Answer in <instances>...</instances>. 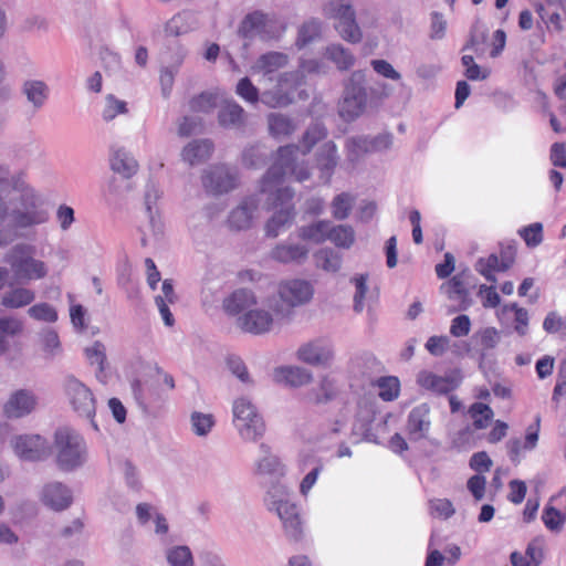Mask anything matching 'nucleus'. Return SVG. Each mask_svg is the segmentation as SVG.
<instances>
[{
	"label": "nucleus",
	"instance_id": "f257e3e1",
	"mask_svg": "<svg viewBox=\"0 0 566 566\" xmlns=\"http://www.w3.org/2000/svg\"><path fill=\"white\" fill-rule=\"evenodd\" d=\"M49 220L42 195L25 179V172H12L0 165V248L17 239L15 230L30 229Z\"/></svg>",
	"mask_w": 566,
	"mask_h": 566
},
{
	"label": "nucleus",
	"instance_id": "f03ea898",
	"mask_svg": "<svg viewBox=\"0 0 566 566\" xmlns=\"http://www.w3.org/2000/svg\"><path fill=\"white\" fill-rule=\"evenodd\" d=\"M390 95L391 87L388 84L369 86L366 71L356 70L343 81L337 113L344 122L353 123L369 111H376Z\"/></svg>",
	"mask_w": 566,
	"mask_h": 566
},
{
	"label": "nucleus",
	"instance_id": "7ed1b4c3",
	"mask_svg": "<svg viewBox=\"0 0 566 566\" xmlns=\"http://www.w3.org/2000/svg\"><path fill=\"white\" fill-rule=\"evenodd\" d=\"M264 504L269 511L276 513L285 535L291 541H300L303 535L302 521L297 505L291 501L289 488L279 482L272 483L265 493Z\"/></svg>",
	"mask_w": 566,
	"mask_h": 566
},
{
	"label": "nucleus",
	"instance_id": "20e7f679",
	"mask_svg": "<svg viewBox=\"0 0 566 566\" xmlns=\"http://www.w3.org/2000/svg\"><path fill=\"white\" fill-rule=\"evenodd\" d=\"M313 296L314 286L310 281L291 279L280 283L277 294L266 298V306L279 317L291 321L294 308L310 303Z\"/></svg>",
	"mask_w": 566,
	"mask_h": 566
},
{
	"label": "nucleus",
	"instance_id": "39448f33",
	"mask_svg": "<svg viewBox=\"0 0 566 566\" xmlns=\"http://www.w3.org/2000/svg\"><path fill=\"white\" fill-rule=\"evenodd\" d=\"M300 147L286 145L277 149L276 158L261 180L260 191L268 192L275 188H284L282 181L285 176L292 175L297 181L307 180L311 176L310 169L296 163V154Z\"/></svg>",
	"mask_w": 566,
	"mask_h": 566
},
{
	"label": "nucleus",
	"instance_id": "423d86ee",
	"mask_svg": "<svg viewBox=\"0 0 566 566\" xmlns=\"http://www.w3.org/2000/svg\"><path fill=\"white\" fill-rule=\"evenodd\" d=\"M35 247L30 243H17L3 256L18 283H28L44 279L49 273L48 265L34 258Z\"/></svg>",
	"mask_w": 566,
	"mask_h": 566
},
{
	"label": "nucleus",
	"instance_id": "0eeeda50",
	"mask_svg": "<svg viewBox=\"0 0 566 566\" xmlns=\"http://www.w3.org/2000/svg\"><path fill=\"white\" fill-rule=\"evenodd\" d=\"M55 462L64 472L83 467L88 457L84 438L71 428H60L54 434Z\"/></svg>",
	"mask_w": 566,
	"mask_h": 566
},
{
	"label": "nucleus",
	"instance_id": "6e6552de",
	"mask_svg": "<svg viewBox=\"0 0 566 566\" xmlns=\"http://www.w3.org/2000/svg\"><path fill=\"white\" fill-rule=\"evenodd\" d=\"M261 193L266 196L265 208L268 210L276 209L264 226L265 237L274 239L286 231L294 222L296 216L292 203L294 190L292 188H275V191Z\"/></svg>",
	"mask_w": 566,
	"mask_h": 566
},
{
	"label": "nucleus",
	"instance_id": "1a4fd4ad",
	"mask_svg": "<svg viewBox=\"0 0 566 566\" xmlns=\"http://www.w3.org/2000/svg\"><path fill=\"white\" fill-rule=\"evenodd\" d=\"M232 423L240 439L256 443L265 434L266 424L258 407L247 397L237 398L232 403Z\"/></svg>",
	"mask_w": 566,
	"mask_h": 566
},
{
	"label": "nucleus",
	"instance_id": "9d476101",
	"mask_svg": "<svg viewBox=\"0 0 566 566\" xmlns=\"http://www.w3.org/2000/svg\"><path fill=\"white\" fill-rule=\"evenodd\" d=\"M275 85L261 94V102L270 108L285 107L293 102L294 93L305 84L304 74L297 69L277 73Z\"/></svg>",
	"mask_w": 566,
	"mask_h": 566
},
{
	"label": "nucleus",
	"instance_id": "9b49d317",
	"mask_svg": "<svg viewBox=\"0 0 566 566\" xmlns=\"http://www.w3.org/2000/svg\"><path fill=\"white\" fill-rule=\"evenodd\" d=\"M63 389L73 411L77 416L90 420L92 427L97 430V424L94 421L96 400L92 390L72 375L65 377Z\"/></svg>",
	"mask_w": 566,
	"mask_h": 566
},
{
	"label": "nucleus",
	"instance_id": "f8f14e48",
	"mask_svg": "<svg viewBox=\"0 0 566 566\" xmlns=\"http://www.w3.org/2000/svg\"><path fill=\"white\" fill-rule=\"evenodd\" d=\"M287 322L279 317L274 311L266 306V300L261 307H252L238 317V326L245 333L262 335L272 331L275 324Z\"/></svg>",
	"mask_w": 566,
	"mask_h": 566
},
{
	"label": "nucleus",
	"instance_id": "ddd939ff",
	"mask_svg": "<svg viewBox=\"0 0 566 566\" xmlns=\"http://www.w3.org/2000/svg\"><path fill=\"white\" fill-rule=\"evenodd\" d=\"M9 443L13 453L22 461H44L51 453L48 440L40 434H15Z\"/></svg>",
	"mask_w": 566,
	"mask_h": 566
},
{
	"label": "nucleus",
	"instance_id": "4468645a",
	"mask_svg": "<svg viewBox=\"0 0 566 566\" xmlns=\"http://www.w3.org/2000/svg\"><path fill=\"white\" fill-rule=\"evenodd\" d=\"M238 34L245 40L254 38L271 40L275 38V19L262 11H253L243 18Z\"/></svg>",
	"mask_w": 566,
	"mask_h": 566
},
{
	"label": "nucleus",
	"instance_id": "2eb2a0df",
	"mask_svg": "<svg viewBox=\"0 0 566 566\" xmlns=\"http://www.w3.org/2000/svg\"><path fill=\"white\" fill-rule=\"evenodd\" d=\"M39 397L31 389L12 391L2 406V415L9 420L25 418L38 409Z\"/></svg>",
	"mask_w": 566,
	"mask_h": 566
},
{
	"label": "nucleus",
	"instance_id": "dca6fc26",
	"mask_svg": "<svg viewBox=\"0 0 566 566\" xmlns=\"http://www.w3.org/2000/svg\"><path fill=\"white\" fill-rule=\"evenodd\" d=\"M298 360L316 367H327L334 359V347L326 338H316L301 345L296 352Z\"/></svg>",
	"mask_w": 566,
	"mask_h": 566
},
{
	"label": "nucleus",
	"instance_id": "f3484780",
	"mask_svg": "<svg viewBox=\"0 0 566 566\" xmlns=\"http://www.w3.org/2000/svg\"><path fill=\"white\" fill-rule=\"evenodd\" d=\"M253 474L277 480L286 474V465L270 444L261 442L258 448V454L253 461Z\"/></svg>",
	"mask_w": 566,
	"mask_h": 566
},
{
	"label": "nucleus",
	"instance_id": "a211bd4d",
	"mask_svg": "<svg viewBox=\"0 0 566 566\" xmlns=\"http://www.w3.org/2000/svg\"><path fill=\"white\" fill-rule=\"evenodd\" d=\"M201 182L203 188L210 193H224L235 187L237 172L224 165L211 166L203 171Z\"/></svg>",
	"mask_w": 566,
	"mask_h": 566
},
{
	"label": "nucleus",
	"instance_id": "6ab92c4d",
	"mask_svg": "<svg viewBox=\"0 0 566 566\" xmlns=\"http://www.w3.org/2000/svg\"><path fill=\"white\" fill-rule=\"evenodd\" d=\"M290 63V56L280 51H269L259 55L250 66L253 75H260L266 82H273L277 73Z\"/></svg>",
	"mask_w": 566,
	"mask_h": 566
},
{
	"label": "nucleus",
	"instance_id": "aec40b11",
	"mask_svg": "<svg viewBox=\"0 0 566 566\" xmlns=\"http://www.w3.org/2000/svg\"><path fill=\"white\" fill-rule=\"evenodd\" d=\"M394 137L390 133H381L377 136H357L347 139L346 149L352 159L367 153L384 151L392 146Z\"/></svg>",
	"mask_w": 566,
	"mask_h": 566
},
{
	"label": "nucleus",
	"instance_id": "412c9836",
	"mask_svg": "<svg viewBox=\"0 0 566 566\" xmlns=\"http://www.w3.org/2000/svg\"><path fill=\"white\" fill-rule=\"evenodd\" d=\"M269 256L280 264L303 265L308 260L310 248L305 243L287 240L275 244Z\"/></svg>",
	"mask_w": 566,
	"mask_h": 566
},
{
	"label": "nucleus",
	"instance_id": "4be33fe9",
	"mask_svg": "<svg viewBox=\"0 0 566 566\" xmlns=\"http://www.w3.org/2000/svg\"><path fill=\"white\" fill-rule=\"evenodd\" d=\"M40 502L54 512H61L70 507L73 502L71 489L59 481L45 483L39 493Z\"/></svg>",
	"mask_w": 566,
	"mask_h": 566
},
{
	"label": "nucleus",
	"instance_id": "5701e85b",
	"mask_svg": "<svg viewBox=\"0 0 566 566\" xmlns=\"http://www.w3.org/2000/svg\"><path fill=\"white\" fill-rule=\"evenodd\" d=\"M462 381V375L459 370H451L443 376H438L431 371L422 370L417 376V382L424 389L431 390L438 395H447L457 389Z\"/></svg>",
	"mask_w": 566,
	"mask_h": 566
},
{
	"label": "nucleus",
	"instance_id": "b1692460",
	"mask_svg": "<svg viewBox=\"0 0 566 566\" xmlns=\"http://www.w3.org/2000/svg\"><path fill=\"white\" fill-rule=\"evenodd\" d=\"M431 429V410L428 403L411 409L407 417L406 433L410 441L427 439Z\"/></svg>",
	"mask_w": 566,
	"mask_h": 566
},
{
	"label": "nucleus",
	"instance_id": "393cba45",
	"mask_svg": "<svg viewBox=\"0 0 566 566\" xmlns=\"http://www.w3.org/2000/svg\"><path fill=\"white\" fill-rule=\"evenodd\" d=\"M258 208L259 200L255 197L251 196L244 198L231 210L228 218L229 227L237 231L251 228Z\"/></svg>",
	"mask_w": 566,
	"mask_h": 566
},
{
	"label": "nucleus",
	"instance_id": "a878e982",
	"mask_svg": "<svg viewBox=\"0 0 566 566\" xmlns=\"http://www.w3.org/2000/svg\"><path fill=\"white\" fill-rule=\"evenodd\" d=\"M272 378L275 384L298 388L308 385L313 374L300 366H280L274 368Z\"/></svg>",
	"mask_w": 566,
	"mask_h": 566
},
{
	"label": "nucleus",
	"instance_id": "bb28decb",
	"mask_svg": "<svg viewBox=\"0 0 566 566\" xmlns=\"http://www.w3.org/2000/svg\"><path fill=\"white\" fill-rule=\"evenodd\" d=\"M258 304L255 294L248 289H238L223 298L222 308L230 316L242 315Z\"/></svg>",
	"mask_w": 566,
	"mask_h": 566
},
{
	"label": "nucleus",
	"instance_id": "cd10ccee",
	"mask_svg": "<svg viewBox=\"0 0 566 566\" xmlns=\"http://www.w3.org/2000/svg\"><path fill=\"white\" fill-rule=\"evenodd\" d=\"M50 92V86L42 80H25L21 85V93L34 112L45 106Z\"/></svg>",
	"mask_w": 566,
	"mask_h": 566
},
{
	"label": "nucleus",
	"instance_id": "c85d7f7f",
	"mask_svg": "<svg viewBox=\"0 0 566 566\" xmlns=\"http://www.w3.org/2000/svg\"><path fill=\"white\" fill-rule=\"evenodd\" d=\"M338 164L337 147L329 140L319 146L316 153V167L321 171V179L329 182L332 175Z\"/></svg>",
	"mask_w": 566,
	"mask_h": 566
},
{
	"label": "nucleus",
	"instance_id": "c756f323",
	"mask_svg": "<svg viewBox=\"0 0 566 566\" xmlns=\"http://www.w3.org/2000/svg\"><path fill=\"white\" fill-rule=\"evenodd\" d=\"M213 145L208 139H195L181 150V158L190 166H197L208 160L212 154Z\"/></svg>",
	"mask_w": 566,
	"mask_h": 566
},
{
	"label": "nucleus",
	"instance_id": "7c9ffc66",
	"mask_svg": "<svg viewBox=\"0 0 566 566\" xmlns=\"http://www.w3.org/2000/svg\"><path fill=\"white\" fill-rule=\"evenodd\" d=\"M247 113L234 101H226L219 109L218 120L224 128H240L245 124Z\"/></svg>",
	"mask_w": 566,
	"mask_h": 566
},
{
	"label": "nucleus",
	"instance_id": "2f4dec72",
	"mask_svg": "<svg viewBox=\"0 0 566 566\" xmlns=\"http://www.w3.org/2000/svg\"><path fill=\"white\" fill-rule=\"evenodd\" d=\"M544 558L542 539L535 538L528 543L525 554L513 552L510 556L512 566H539Z\"/></svg>",
	"mask_w": 566,
	"mask_h": 566
},
{
	"label": "nucleus",
	"instance_id": "473e14b6",
	"mask_svg": "<svg viewBox=\"0 0 566 566\" xmlns=\"http://www.w3.org/2000/svg\"><path fill=\"white\" fill-rule=\"evenodd\" d=\"M198 24L195 12L184 10L169 19L165 25V32L170 36H179L193 30Z\"/></svg>",
	"mask_w": 566,
	"mask_h": 566
},
{
	"label": "nucleus",
	"instance_id": "72a5a7b5",
	"mask_svg": "<svg viewBox=\"0 0 566 566\" xmlns=\"http://www.w3.org/2000/svg\"><path fill=\"white\" fill-rule=\"evenodd\" d=\"M266 122L270 135L276 139L286 138L296 130V124L285 114L270 113Z\"/></svg>",
	"mask_w": 566,
	"mask_h": 566
},
{
	"label": "nucleus",
	"instance_id": "f704fd0d",
	"mask_svg": "<svg viewBox=\"0 0 566 566\" xmlns=\"http://www.w3.org/2000/svg\"><path fill=\"white\" fill-rule=\"evenodd\" d=\"M332 223L328 220H318L297 229V237L301 240L321 244L328 240Z\"/></svg>",
	"mask_w": 566,
	"mask_h": 566
},
{
	"label": "nucleus",
	"instance_id": "c9c22d12",
	"mask_svg": "<svg viewBox=\"0 0 566 566\" xmlns=\"http://www.w3.org/2000/svg\"><path fill=\"white\" fill-rule=\"evenodd\" d=\"M85 357L92 366H96V378L101 382L106 381V367H107V357H106V347L99 342L95 340L91 346L86 347Z\"/></svg>",
	"mask_w": 566,
	"mask_h": 566
},
{
	"label": "nucleus",
	"instance_id": "e433bc0d",
	"mask_svg": "<svg viewBox=\"0 0 566 566\" xmlns=\"http://www.w3.org/2000/svg\"><path fill=\"white\" fill-rule=\"evenodd\" d=\"M177 296L170 280H165L161 285V294L155 297V303L167 326L174 325V316L169 310V304H174Z\"/></svg>",
	"mask_w": 566,
	"mask_h": 566
},
{
	"label": "nucleus",
	"instance_id": "4c0bfd02",
	"mask_svg": "<svg viewBox=\"0 0 566 566\" xmlns=\"http://www.w3.org/2000/svg\"><path fill=\"white\" fill-rule=\"evenodd\" d=\"M111 168L114 172L128 179L137 172L138 164L129 153L118 149L111 157Z\"/></svg>",
	"mask_w": 566,
	"mask_h": 566
},
{
	"label": "nucleus",
	"instance_id": "58836bf2",
	"mask_svg": "<svg viewBox=\"0 0 566 566\" xmlns=\"http://www.w3.org/2000/svg\"><path fill=\"white\" fill-rule=\"evenodd\" d=\"M315 266L327 273H336L342 268V254L331 248H322L313 254Z\"/></svg>",
	"mask_w": 566,
	"mask_h": 566
},
{
	"label": "nucleus",
	"instance_id": "ea45409f",
	"mask_svg": "<svg viewBox=\"0 0 566 566\" xmlns=\"http://www.w3.org/2000/svg\"><path fill=\"white\" fill-rule=\"evenodd\" d=\"M337 395L335 381L328 376L322 377L316 387L312 388L306 394V399L310 402L321 405L333 400Z\"/></svg>",
	"mask_w": 566,
	"mask_h": 566
},
{
	"label": "nucleus",
	"instance_id": "a19ab883",
	"mask_svg": "<svg viewBox=\"0 0 566 566\" xmlns=\"http://www.w3.org/2000/svg\"><path fill=\"white\" fill-rule=\"evenodd\" d=\"M35 298L34 291L18 286L6 292L1 297V305L6 308H20L31 304Z\"/></svg>",
	"mask_w": 566,
	"mask_h": 566
},
{
	"label": "nucleus",
	"instance_id": "79ce46f5",
	"mask_svg": "<svg viewBox=\"0 0 566 566\" xmlns=\"http://www.w3.org/2000/svg\"><path fill=\"white\" fill-rule=\"evenodd\" d=\"M324 55L332 61L339 71H347L355 64L353 53L342 44H331L326 46Z\"/></svg>",
	"mask_w": 566,
	"mask_h": 566
},
{
	"label": "nucleus",
	"instance_id": "37998d69",
	"mask_svg": "<svg viewBox=\"0 0 566 566\" xmlns=\"http://www.w3.org/2000/svg\"><path fill=\"white\" fill-rule=\"evenodd\" d=\"M325 17L342 22L356 14L353 0H329L323 8Z\"/></svg>",
	"mask_w": 566,
	"mask_h": 566
},
{
	"label": "nucleus",
	"instance_id": "c03bdc74",
	"mask_svg": "<svg viewBox=\"0 0 566 566\" xmlns=\"http://www.w3.org/2000/svg\"><path fill=\"white\" fill-rule=\"evenodd\" d=\"M335 29L342 39L349 43L356 44L363 40V32L356 21V14L342 22H336Z\"/></svg>",
	"mask_w": 566,
	"mask_h": 566
},
{
	"label": "nucleus",
	"instance_id": "a18cd8bd",
	"mask_svg": "<svg viewBox=\"0 0 566 566\" xmlns=\"http://www.w3.org/2000/svg\"><path fill=\"white\" fill-rule=\"evenodd\" d=\"M165 557L169 566H195L192 553L186 545L167 548Z\"/></svg>",
	"mask_w": 566,
	"mask_h": 566
},
{
	"label": "nucleus",
	"instance_id": "49530a36",
	"mask_svg": "<svg viewBox=\"0 0 566 566\" xmlns=\"http://www.w3.org/2000/svg\"><path fill=\"white\" fill-rule=\"evenodd\" d=\"M321 33L322 23L318 20H310L300 28L295 44L298 49H303L319 39Z\"/></svg>",
	"mask_w": 566,
	"mask_h": 566
},
{
	"label": "nucleus",
	"instance_id": "de8ad7c7",
	"mask_svg": "<svg viewBox=\"0 0 566 566\" xmlns=\"http://www.w3.org/2000/svg\"><path fill=\"white\" fill-rule=\"evenodd\" d=\"M328 240L338 248L349 249L355 242V231L347 224L331 227Z\"/></svg>",
	"mask_w": 566,
	"mask_h": 566
},
{
	"label": "nucleus",
	"instance_id": "09e8293b",
	"mask_svg": "<svg viewBox=\"0 0 566 566\" xmlns=\"http://www.w3.org/2000/svg\"><path fill=\"white\" fill-rule=\"evenodd\" d=\"M327 135L324 125L319 123L312 124L304 133L301 142V151L303 155L308 154L312 148Z\"/></svg>",
	"mask_w": 566,
	"mask_h": 566
},
{
	"label": "nucleus",
	"instance_id": "8fccbe9b",
	"mask_svg": "<svg viewBox=\"0 0 566 566\" xmlns=\"http://www.w3.org/2000/svg\"><path fill=\"white\" fill-rule=\"evenodd\" d=\"M355 203V197L348 192L337 195L332 201V214L337 220H345Z\"/></svg>",
	"mask_w": 566,
	"mask_h": 566
},
{
	"label": "nucleus",
	"instance_id": "3c124183",
	"mask_svg": "<svg viewBox=\"0 0 566 566\" xmlns=\"http://www.w3.org/2000/svg\"><path fill=\"white\" fill-rule=\"evenodd\" d=\"M191 429L195 434L206 437L214 427L213 415L193 411L190 416Z\"/></svg>",
	"mask_w": 566,
	"mask_h": 566
},
{
	"label": "nucleus",
	"instance_id": "603ef678",
	"mask_svg": "<svg viewBox=\"0 0 566 566\" xmlns=\"http://www.w3.org/2000/svg\"><path fill=\"white\" fill-rule=\"evenodd\" d=\"M218 105V95L212 92H202L189 102L190 111L195 113H210Z\"/></svg>",
	"mask_w": 566,
	"mask_h": 566
},
{
	"label": "nucleus",
	"instance_id": "864d4df0",
	"mask_svg": "<svg viewBox=\"0 0 566 566\" xmlns=\"http://www.w3.org/2000/svg\"><path fill=\"white\" fill-rule=\"evenodd\" d=\"M470 416L473 419L475 429H484L493 418V410L482 402H475L470 407Z\"/></svg>",
	"mask_w": 566,
	"mask_h": 566
},
{
	"label": "nucleus",
	"instance_id": "5fc2aeb1",
	"mask_svg": "<svg viewBox=\"0 0 566 566\" xmlns=\"http://www.w3.org/2000/svg\"><path fill=\"white\" fill-rule=\"evenodd\" d=\"M148 218L147 231L143 230L142 243L144 245L150 239L158 240L164 233V222L161 221L159 211L146 213Z\"/></svg>",
	"mask_w": 566,
	"mask_h": 566
},
{
	"label": "nucleus",
	"instance_id": "6e6d98bb",
	"mask_svg": "<svg viewBox=\"0 0 566 566\" xmlns=\"http://www.w3.org/2000/svg\"><path fill=\"white\" fill-rule=\"evenodd\" d=\"M379 397L385 401H392L399 395V380L396 377H380L377 380Z\"/></svg>",
	"mask_w": 566,
	"mask_h": 566
},
{
	"label": "nucleus",
	"instance_id": "4d7b16f0",
	"mask_svg": "<svg viewBox=\"0 0 566 566\" xmlns=\"http://www.w3.org/2000/svg\"><path fill=\"white\" fill-rule=\"evenodd\" d=\"M542 520L549 531L559 532L566 522V514L554 506L547 505L543 511Z\"/></svg>",
	"mask_w": 566,
	"mask_h": 566
},
{
	"label": "nucleus",
	"instance_id": "13d9d810",
	"mask_svg": "<svg viewBox=\"0 0 566 566\" xmlns=\"http://www.w3.org/2000/svg\"><path fill=\"white\" fill-rule=\"evenodd\" d=\"M500 268L501 261L496 254H491L488 259H480L475 264V270L493 283L496 281L493 272H501Z\"/></svg>",
	"mask_w": 566,
	"mask_h": 566
},
{
	"label": "nucleus",
	"instance_id": "bf43d9fd",
	"mask_svg": "<svg viewBox=\"0 0 566 566\" xmlns=\"http://www.w3.org/2000/svg\"><path fill=\"white\" fill-rule=\"evenodd\" d=\"M235 93L245 102L255 104L261 101V95L258 87L251 82L249 77H242L235 87Z\"/></svg>",
	"mask_w": 566,
	"mask_h": 566
},
{
	"label": "nucleus",
	"instance_id": "052dcab7",
	"mask_svg": "<svg viewBox=\"0 0 566 566\" xmlns=\"http://www.w3.org/2000/svg\"><path fill=\"white\" fill-rule=\"evenodd\" d=\"M127 112L126 102L116 98L109 94L105 97V106L102 113L105 122L113 120L118 114H125Z\"/></svg>",
	"mask_w": 566,
	"mask_h": 566
},
{
	"label": "nucleus",
	"instance_id": "680f3d73",
	"mask_svg": "<svg viewBox=\"0 0 566 566\" xmlns=\"http://www.w3.org/2000/svg\"><path fill=\"white\" fill-rule=\"evenodd\" d=\"M30 317L36 321H43L53 323L57 319V313L55 308L48 303H38L28 310Z\"/></svg>",
	"mask_w": 566,
	"mask_h": 566
},
{
	"label": "nucleus",
	"instance_id": "e2e57ef3",
	"mask_svg": "<svg viewBox=\"0 0 566 566\" xmlns=\"http://www.w3.org/2000/svg\"><path fill=\"white\" fill-rule=\"evenodd\" d=\"M370 66L379 76L384 78L395 82L401 80V74L387 60L374 59L370 61Z\"/></svg>",
	"mask_w": 566,
	"mask_h": 566
},
{
	"label": "nucleus",
	"instance_id": "0e129e2a",
	"mask_svg": "<svg viewBox=\"0 0 566 566\" xmlns=\"http://www.w3.org/2000/svg\"><path fill=\"white\" fill-rule=\"evenodd\" d=\"M297 67L304 74V80L310 74H326L328 72V65L318 59H301Z\"/></svg>",
	"mask_w": 566,
	"mask_h": 566
},
{
	"label": "nucleus",
	"instance_id": "69168bd1",
	"mask_svg": "<svg viewBox=\"0 0 566 566\" xmlns=\"http://www.w3.org/2000/svg\"><path fill=\"white\" fill-rule=\"evenodd\" d=\"M476 337H479L483 350L495 348L501 339L500 332L495 327L481 329L476 333Z\"/></svg>",
	"mask_w": 566,
	"mask_h": 566
},
{
	"label": "nucleus",
	"instance_id": "338daca9",
	"mask_svg": "<svg viewBox=\"0 0 566 566\" xmlns=\"http://www.w3.org/2000/svg\"><path fill=\"white\" fill-rule=\"evenodd\" d=\"M520 234L528 247H536L543 241V226L542 223H533L520 231Z\"/></svg>",
	"mask_w": 566,
	"mask_h": 566
},
{
	"label": "nucleus",
	"instance_id": "774afa93",
	"mask_svg": "<svg viewBox=\"0 0 566 566\" xmlns=\"http://www.w3.org/2000/svg\"><path fill=\"white\" fill-rule=\"evenodd\" d=\"M543 328L551 334H566V319L558 315L556 312H551L544 319Z\"/></svg>",
	"mask_w": 566,
	"mask_h": 566
}]
</instances>
